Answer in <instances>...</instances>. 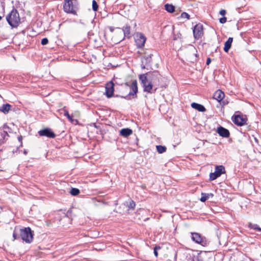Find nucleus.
Listing matches in <instances>:
<instances>
[{
    "instance_id": "nucleus-22",
    "label": "nucleus",
    "mask_w": 261,
    "mask_h": 261,
    "mask_svg": "<svg viewBox=\"0 0 261 261\" xmlns=\"http://www.w3.org/2000/svg\"><path fill=\"white\" fill-rule=\"evenodd\" d=\"M214 196V194L213 193H201V197L200 199V200L201 202H205L207 199H208L210 198H212Z\"/></svg>"
},
{
    "instance_id": "nucleus-2",
    "label": "nucleus",
    "mask_w": 261,
    "mask_h": 261,
    "mask_svg": "<svg viewBox=\"0 0 261 261\" xmlns=\"http://www.w3.org/2000/svg\"><path fill=\"white\" fill-rule=\"evenodd\" d=\"M6 20L12 28H17L20 22V18L18 11L13 8L7 15Z\"/></svg>"
},
{
    "instance_id": "nucleus-15",
    "label": "nucleus",
    "mask_w": 261,
    "mask_h": 261,
    "mask_svg": "<svg viewBox=\"0 0 261 261\" xmlns=\"http://www.w3.org/2000/svg\"><path fill=\"white\" fill-rule=\"evenodd\" d=\"M10 128L6 125L4 124L3 128H0V134L3 139L0 140L1 143H4L6 139H7L6 137H9L8 131L6 129H9Z\"/></svg>"
},
{
    "instance_id": "nucleus-31",
    "label": "nucleus",
    "mask_w": 261,
    "mask_h": 261,
    "mask_svg": "<svg viewBox=\"0 0 261 261\" xmlns=\"http://www.w3.org/2000/svg\"><path fill=\"white\" fill-rule=\"evenodd\" d=\"M180 17L181 18H187L188 19H190V16L189 14H188L186 12H182L181 15H180Z\"/></svg>"
},
{
    "instance_id": "nucleus-19",
    "label": "nucleus",
    "mask_w": 261,
    "mask_h": 261,
    "mask_svg": "<svg viewBox=\"0 0 261 261\" xmlns=\"http://www.w3.org/2000/svg\"><path fill=\"white\" fill-rule=\"evenodd\" d=\"M191 107L201 112H204L206 111V109L203 105L196 102H192Z\"/></svg>"
},
{
    "instance_id": "nucleus-44",
    "label": "nucleus",
    "mask_w": 261,
    "mask_h": 261,
    "mask_svg": "<svg viewBox=\"0 0 261 261\" xmlns=\"http://www.w3.org/2000/svg\"><path fill=\"white\" fill-rule=\"evenodd\" d=\"M254 140L256 142H258V140L256 138H254Z\"/></svg>"
},
{
    "instance_id": "nucleus-14",
    "label": "nucleus",
    "mask_w": 261,
    "mask_h": 261,
    "mask_svg": "<svg viewBox=\"0 0 261 261\" xmlns=\"http://www.w3.org/2000/svg\"><path fill=\"white\" fill-rule=\"evenodd\" d=\"M207 252L206 251H200L196 255L192 254L190 255L192 257V261H204L206 258Z\"/></svg>"
},
{
    "instance_id": "nucleus-23",
    "label": "nucleus",
    "mask_w": 261,
    "mask_h": 261,
    "mask_svg": "<svg viewBox=\"0 0 261 261\" xmlns=\"http://www.w3.org/2000/svg\"><path fill=\"white\" fill-rule=\"evenodd\" d=\"M11 107V106L9 103L4 104L0 107V111L4 114H7L10 110Z\"/></svg>"
},
{
    "instance_id": "nucleus-40",
    "label": "nucleus",
    "mask_w": 261,
    "mask_h": 261,
    "mask_svg": "<svg viewBox=\"0 0 261 261\" xmlns=\"http://www.w3.org/2000/svg\"><path fill=\"white\" fill-rule=\"evenodd\" d=\"M220 102V104L222 106H225L228 103L227 101L223 100Z\"/></svg>"
},
{
    "instance_id": "nucleus-29",
    "label": "nucleus",
    "mask_w": 261,
    "mask_h": 261,
    "mask_svg": "<svg viewBox=\"0 0 261 261\" xmlns=\"http://www.w3.org/2000/svg\"><path fill=\"white\" fill-rule=\"evenodd\" d=\"M135 206H136L135 202L133 200H130L129 202V204L128 205V208L130 209L134 210L135 207Z\"/></svg>"
},
{
    "instance_id": "nucleus-13",
    "label": "nucleus",
    "mask_w": 261,
    "mask_h": 261,
    "mask_svg": "<svg viewBox=\"0 0 261 261\" xmlns=\"http://www.w3.org/2000/svg\"><path fill=\"white\" fill-rule=\"evenodd\" d=\"M40 136H45L49 138H55L56 136L54 132L49 128H45L38 132Z\"/></svg>"
},
{
    "instance_id": "nucleus-43",
    "label": "nucleus",
    "mask_w": 261,
    "mask_h": 261,
    "mask_svg": "<svg viewBox=\"0 0 261 261\" xmlns=\"http://www.w3.org/2000/svg\"><path fill=\"white\" fill-rule=\"evenodd\" d=\"M113 96L117 97H121V96H119V95H114H114H113Z\"/></svg>"
},
{
    "instance_id": "nucleus-46",
    "label": "nucleus",
    "mask_w": 261,
    "mask_h": 261,
    "mask_svg": "<svg viewBox=\"0 0 261 261\" xmlns=\"http://www.w3.org/2000/svg\"><path fill=\"white\" fill-rule=\"evenodd\" d=\"M2 17L0 16V20L2 19Z\"/></svg>"
},
{
    "instance_id": "nucleus-10",
    "label": "nucleus",
    "mask_w": 261,
    "mask_h": 261,
    "mask_svg": "<svg viewBox=\"0 0 261 261\" xmlns=\"http://www.w3.org/2000/svg\"><path fill=\"white\" fill-rule=\"evenodd\" d=\"M193 32L195 39H199L203 35V25L200 23L197 24L194 27Z\"/></svg>"
},
{
    "instance_id": "nucleus-6",
    "label": "nucleus",
    "mask_w": 261,
    "mask_h": 261,
    "mask_svg": "<svg viewBox=\"0 0 261 261\" xmlns=\"http://www.w3.org/2000/svg\"><path fill=\"white\" fill-rule=\"evenodd\" d=\"M139 80L141 81V85L143 87V91L148 93H152L151 90L153 88V85L151 82H148L146 74H142L139 75Z\"/></svg>"
},
{
    "instance_id": "nucleus-12",
    "label": "nucleus",
    "mask_w": 261,
    "mask_h": 261,
    "mask_svg": "<svg viewBox=\"0 0 261 261\" xmlns=\"http://www.w3.org/2000/svg\"><path fill=\"white\" fill-rule=\"evenodd\" d=\"M114 84L112 81L108 82L106 85L105 95L108 98H111L114 95Z\"/></svg>"
},
{
    "instance_id": "nucleus-16",
    "label": "nucleus",
    "mask_w": 261,
    "mask_h": 261,
    "mask_svg": "<svg viewBox=\"0 0 261 261\" xmlns=\"http://www.w3.org/2000/svg\"><path fill=\"white\" fill-rule=\"evenodd\" d=\"M217 132L221 137L224 138H228L230 136L229 131L227 129L221 126H220L217 128Z\"/></svg>"
},
{
    "instance_id": "nucleus-27",
    "label": "nucleus",
    "mask_w": 261,
    "mask_h": 261,
    "mask_svg": "<svg viewBox=\"0 0 261 261\" xmlns=\"http://www.w3.org/2000/svg\"><path fill=\"white\" fill-rule=\"evenodd\" d=\"M80 193V191L79 189L75 188H72L70 190V193L72 196H77Z\"/></svg>"
},
{
    "instance_id": "nucleus-5",
    "label": "nucleus",
    "mask_w": 261,
    "mask_h": 261,
    "mask_svg": "<svg viewBox=\"0 0 261 261\" xmlns=\"http://www.w3.org/2000/svg\"><path fill=\"white\" fill-rule=\"evenodd\" d=\"M152 53H144V56L142 58L141 67L142 69L149 70L151 69V63L152 62Z\"/></svg>"
},
{
    "instance_id": "nucleus-37",
    "label": "nucleus",
    "mask_w": 261,
    "mask_h": 261,
    "mask_svg": "<svg viewBox=\"0 0 261 261\" xmlns=\"http://www.w3.org/2000/svg\"><path fill=\"white\" fill-rule=\"evenodd\" d=\"M18 141L20 143V147L22 146V136H19L17 138Z\"/></svg>"
},
{
    "instance_id": "nucleus-33",
    "label": "nucleus",
    "mask_w": 261,
    "mask_h": 261,
    "mask_svg": "<svg viewBox=\"0 0 261 261\" xmlns=\"http://www.w3.org/2000/svg\"><path fill=\"white\" fill-rule=\"evenodd\" d=\"M64 111V115L66 117H68L70 115L69 114V113L68 111L66 109V107H64L62 110Z\"/></svg>"
},
{
    "instance_id": "nucleus-30",
    "label": "nucleus",
    "mask_w": 261,
    "mask_h": 261,
    "mask_svg": "<svg viewBox=\"0 0 261 261\" xmlns=\"http://www.w3.org/2000/svg\"><path fill=\"white\" fill-rule=\"evenodd\" d=\"M161 249V247L159 246H156L154 249H153V253H154V255L155 256V257H158V250H160Z\"/></svg>"
},
{
    "instance_id": "nucleus-24",
    "label": "nucleus",
    "mask_w": 261,
    "mask_h": 261,
    "mask_svg": "<svg viewBox=\"0 0 261 261\" xmlns=\"http://www.w3.org/2000/svg\"><path fill=\"white\" fill-rule=\"evenodd\" d=\"M165 9L169 13H173L175 11V7L172 4H166L165 5Z\"/></svg>"
},
{
    "instance_id": "nucleus-25",
    "label": "nucleus",
    "mask_w": 261,
    "mask_h": 261,
    "mask_svg": "<svg viewBox=\"0 0 261 261\" xmlns=\"http://www.w3.org/2000/svg\"><path fill=\"white\" fill-rule=\"evenodd\" d=\"M156 150L159 153H163L166 151L167 148L165 146L156 145Z\"/></svg>"
},
{
    "instance_id": "nucleus-26",
    "label": "nucleus",
    "mask_w": 261,
    "mask_h": 261,
    "mask_svg": "<svg viewBox=\"0 0 261 261\" xmlns=\"http://www.w3.org/2000/svg\"><path fill=\"white\" fill-rule=\"evenodd\" d=\"M248 226L249 228L251 229H253L258 231H261V228H260L256 224L249 223L248 224Z\"/></svg>"
},
{
    "instance_id": "nucleus-45",
    "label": "nucleus",
    "mask_w": 261,
    "mask_h": 261,
    "mask_svg": "<svg viewBox=\"0 0 261 261\" xmlns=\"http://www.w3.org/2000/svg\"><path fill=\"white\" fill-rule=\"evenodd\" d=\"M24 154H26V153H27V151H24Z\"/></svg>"
},
{
    "instance_id": "nucleus-1",
    "label": "nucleus",
    "mask_w": 261,
    "mask_h": 261,
    "mask_svg": "<svg viewBox=\"0 0 261 261\" xmlns=\"http://www.w3.org/2000/svg\"><path fill=\"white\" fill-rule=\"evenodd\" d=\"M63 9L66 13L77 15V12L79 10L78 0H64Z\"/></svg>"
},
{
    "instance_id": "nucleus-34",
    "label": "nucleus",
    "mask_w": 261,
    "mask_h": 261,
    "mask_svg": "<svg viewBox=\"0 0 261 261\" xmlns=\"http://www.w3.org/2000/svg\"><path fill=\"white\" fill-rule=\"evenodd\" d=\"M68 120L72 123H73L74 122H75L76 123L78 122L77 120L76 119H73L70 115H69L68 117H67Z\"/></svg>"
},
{
    "instance_id": "nucleus-36",
    "label": "nucleus",
    "mask_w": 261,
    "mask_h": 261,
    "mask_svg": "<svg viewBox=\"0 0 261 261\" xmlns=\"http://www.w3.org/2000/svg\"><path fill=\"white\" fill-rule=\"evenodd\" d=\"M71 213H72V209L71 208H70L69 210H68L66 214V216L67 217H71Z\"/></svg>"
},
{
    "instance_id": "nucleus-41",
    "label": "nucleus",
    "mask_w": 261,
    "mask_h": 261,
    "mask_svg": "<svg viewBox=\"0 0 261 261\" xmlns=\"http://www.w3.org/2000/svg\"><path fill=\"white\" fill-rule=\"evenodd\" d=\"M211 62V59L210 58H207V59H206V65H209Z\"/></svg>"
},
{
    "instance_id": "nucleus-21",
    "label": "nucleus",
    "mask_w": 261,
    "mask_h": 261,
    "mask_svg": "<svg viewBox=\"0 0 261 261\" xmlns=\"http://www.w3.org/2000/svg\"><path fill=\"white\" fill-rule=\"evenodd\" d=\"M233 41V38L229 37L227 40L225 42L224 51L227 53L231 46V43Z\"/></svg>"
},
{
    "instance_id": "nucleus-28",
    "label": "nucleus",
    "mask_w": 261,
    "mask_h": 261,
    "mask_svg": "<svg viewBox=\"0 0 261 261\" xmlns=\"http://www.w3.org/2000/svg\"><path fill=\"white\" fill-rule=\"evenodd\" d=\"M98 8V5L97 3V2L93 0L92 1V9L94 11H97Z\"/></svg>"
},
{
    "instance_id": "nucleus-9",
    "label": "nucleus",
    "mask_w": 261,
    "mask_h": 261,
    "mask_svg": "<svg viewBox=\"0 0 261 261\" xmlns=\"http://www.w3.org/2000/svg\"><path fill=\"white\" fill-rule=\"evenodd\" d=\"M146 41V38L143 33H138L136 34L135 42L138 48H143L144 46Z\"/></svg>"
},
{
    "instance_id": "nucleus-38",
    "label": "nucleus",
    "mask_w": 261,
    "mask_h": 261,
    "mask_svg": "<svg viewBox=\"0 0 261 261\" xmlns=\"http://www.w3.org/2000/svg\"><path fill=\"white\" fill-rule=\"evenodd\" d=\"M226 11L225 10L222 9L220 10L219 13L222 16H224L226 14Z\"/></svg>"
},
{
    "instance_id": "nucleus-3",
    "label": "nucleus",
    "mask_w": 261,
    "mask_h": 261,
    "mask_svg": "<svg viewBox=\"0 0 261 261\" xmlns=\"http://www.w3.org/2000/svg\"><path fill=\"white\" fill-rule=\"evenodd\" d=\"M125 85L126 86L129 87L130 91L127 95H126L125 96H121V98L129 100L131 99L130 96H132L133 98H137V93H138V91L137 81H133L130 85H129L128 83H125Z\"/></svg>"
},
{
    "instance_id": "nucleus-11",
    "label": "nucleus",
    "mask_w": 261,
    "mask_h": 261,
    "mask_svg": "<svg viewBox=\"0 0 261 261\" xmlns=\"http://www.w3.org/2000/svg\"><path fill=\"white\" fill-rule=\"evenodd\" d=\"M232 117H233L232 119L233 123L238 126H243L245 125L247 121L246 116L236 115H234Z\"/></svg>"
},
{
    "instance_id": "nucleus-4",
    "label": "nucleus",
    "mask_w": 261,
    "mask_h": 261,
    "mask_svg": "<svg viewBox=\"0 0 261 261\" xmlns=\"http://www.w3.org/2000/svg\"><path fill=\"white\" fill-rule=\"evenodd\" d=\"M20 236L21 239L27 243H31L33 240V233L29 227L20 229Z\"/></svg>"
},
{
    "instance_id": "nucleus-35",
    "label": "nucleus",
    "mask_w": 261,
    "mask_h": 261,
    "mask_svg": "<svg viewBox=\"0 0 261 261\" xmlns=\"http://www.w3.org/2000/svg\"><path fill=\"white\" fill-rule=\"evenodd\" d=\"M226 20H227V18L225 17H223L220 18L219 19V22L221 23H225L226 22Z\"/></svg>"
},
{
    "instance_id": "nucleus-18",
    "label": "nucleus",
    "mask_w": 261,
    "mask_h": 261,
    "mask_svg": "<svg viewBox=\"0 0 261 261\" xmlns=\"http://www.w3.org/2000/svg\"><path fill=\"white\" fill-rule=\"evenodd\" d=\"M124 34V37L129 39L131 37L130 34V26L128 24H126L122 29Z\"/></svg>"
},
{
    "instance_id": "nucleus-20",
    "label": "nucleus",
    "mask_w": 261,
    "mask_h": 261,
    "mask_svg": "<svg viewBox=\"0 0 261 261\" xmlns=\"http://www.w3.org/2000/svg\"><path fill=\"white\" fill-rule=\"evenodd\" d=\"M133 133L131 129L128 128H122L120 131V135L123 137H127Z\"/></svg>"
},
{
    "instance_id": "nucleus-7",
    "label": "nucleus",
    "mask_w": 261,
    "mask_h": 261,
    "mask_svg": "<svg viewBox=\"0 0 261 261\" xmlns=\"http://www.w3.org/2000/svg\"><path fill=\"white\" fill-rule=\"evenodd\" d=\"M215 169V172L210 174V180H214L222 174L225 173V167L223 165L216 166Z\"/></svg>"
},
{
    "instance_id": "nucleus-17",
    "label": "nucleus",
    "mask_w": 261,
    "mask_h": 261,
    "mask_svg": "<svg viewBox=\"0 0 261 261\" xmlns=\"http://www.w3.org/2000/svg\"><path fill=\"white\" fill-rule=\"evenodd\" d=\"M225 97L224 93L221 90H217L214 94L213 98L218 102H221Z\"/></svg>"
},
{
    "instance_id": "nucleus-42",
    "label": "nucleus",
    "mask_w": 261,
    "mask_h": 261,
    "mask_svg": "<svg viewBox=\"0 0 261 261\" xmlns=\"http://www.w3.org/2000/svg\"><path fill=\"white\" fill-rule=\"evenodd\" d=\"M109 29H110V31L111 32H113V31H114V28H113L112 27H110L109 28Z\"/></svg>"
},
{
    "instance_id": "nucleus-39",
    "label": "nucleus",
    "mask_w": 261,
    "mask_h": 261,
    "mask_svg": "<svg viewBox=\"0 0 261 261\" xmlns=\"http://www.w3.org/2000/svg\"><path fill=\"white\" fill-rule=\"evenodd\" d=\"M13 237L14 238V240H16L18 238L17 234L15 232V230H14L13 232Z\"/></svg>"
},
{
    "instance_id": "nucleus-32",
    "label": "nucleus",
    "mask_w": 261,
    "mask_h": 261,
    "mask_svg": "<svg viewBox=\"0 0 261 261\" xmlns=\"http://www.w3.org/2000/svg\"><path fill=\"white\" fill-rule=\"evenodd\" d=\"M41 43L43 45H46L48 43V40L47 38H44L41 40Z\"/></svg>"
},
{
    "instance_id": "nucleus-8",
    "label": "nucleus",
    "mask_w": 261,
    "mask_h": 261,
    "mask_svg": "<svg viewBox=\"0 0 261 261\" xmlns=\"http://www.w3.org/2000/svg\"><path fill=\"white\" fill-rule=\"evenodd\" d=\"M191 239L195 243L200 244L203 246H206L207 243L205 238L202 237L197 232H191Z\"/></svg>"
}]
</instances>
